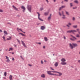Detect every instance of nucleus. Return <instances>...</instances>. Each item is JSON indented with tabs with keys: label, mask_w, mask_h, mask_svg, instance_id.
I'll use <instances>...</instances> for the list:
<instances>
[{
	"label": "nucleus",
	"mask_w": 80,
	"mask_h": 80,
	"mask_svg": "<svg viewBox=\"0 0 80 80\" xmlns=\"http://www.w3.org/2000/svg\"><path fill=\"white\" fill-rule=\"evenodd\" d=\"M3 11L2 9H0V12H3Z\"/></svg>",
	"instance_id": "obj_42"
},
{
	"label": "nucleus",
	"mask_w": 80,
	"mask_h": 80,
	"mask_svg": "<svg viewBox=\"0 0 80 80\" xmlns=\"http://www.w3.org/2000/svg\"><path fill=\"white\" fill-rule=\"evenodd\" d=\"M37 13L38 15V18L39 20H40V21H42V22H43V20L42 19L40 18V13L38 12H37Z\"/></svg>",
	"instance_id": "obj_8"
},
{
	"label": "nucleus",
	"mask_w": 80,
	"mask_h": 80,
	"mask_svg": "<svg viewBox=\"0 0 80 80\" xmlns=\"http://www.w3.org/2000/svg\"><path fill=\"white\" fill-rule=\"evenodd\" d=\"M62 8L61 7H60L59 8V10H62Z\"/></svg>",
	"instance_id": "obj_38"
},
{
	"label": "nucleus",
	"mask_w": 80,
	"mask_h": 80,
	"mask_svg": "<svg viewBox=\"0 0 80 80\" xmlns=\"http://www.w3.org/2000/svg\"><path fill=\"white\" fill-rule=\"evenodd\" d=\"M67 27H70V26H69V25H67Z\"/></svg>",
	"instance_id": "obj_57"
},
{
	"label": "nucleus",
	"mask_w": 80,
	"mask_h": 80,
	"mask_svg": "<svg viewBox=\"0 0 80 80\" xmlns=\"http://www.w3.org/2000/svg\"><path fill=\"white\" fill-rule=\"evenodd\" d=\"M44 38L45 41H48V39L47 38L45 37Z\"/></svg>",
	"instance_id": "obj_21"
},
{
	"label": "nucleus",
	"mask_w": 80,
	"mask_h": 80,
	"mask_svg": "<svg viewBox=\"0 0 80 80\" xmlns=\"http://www.w3.org/2000/svg\"><path fill=\"white\" fill-rule=\"evenodd\" d=\"M2 38L3 39L4 41H5V42L6 41V39H5V36H3Z\"/></svg>",
	"instance_id": "obj_18"
},
{
	"label": "nucleus",
	"mask_w": 80,
	"mask_h": 80,
	"mask_svg": "<svg viewBox=\"0 0 80 80\" xmlns=\"http://www.w3.org/2000/svg\"><path fill=\"white\" fill-rule=\"evenodd\" d=\"M55 73H59V75H58V74H56V76H62V73H61V72H57V71H55Z\"/></svg>",
	"instance_id": "obj_6"
},
{
	"label": "nucleus",
	"mask_w": 80,
	"mask_h": 80,
	"mask_svg": "<svg viewBox=\"0 0 80 80\" xmlns=\"http://www.w3.org/2000/svg\"><path fill=\"white\" fill-rule=\"evenodd\" d=\"M66 13V15H69L70 14H69V13L68 12H67V11H65Z\"/></svg>",
	"instance_id": "obj_24"
},
{
	"label": "nucleus",
	"mask_w": 80,
	"mask_h": 80,
	"mask_svg": "<svg viewBox=\"0 0 80 80\" xmlns=\"http://www.w3.org/2000/svg\"><path fill=\"white\" fill-rule=\"evenodd\" d=\"M4 75L5 77H6V76H7V72H4Z\"/></svg>",
	"instance_id": "obj_31"
},
{
	"label": "nucleus",
	"mask_w": 80,
	"mask_h": 80,
	"mask_svg": "<svg viewBox=\"0 0 80 80\" xmlns=\"http://www.w3.org/2000/svg\"><path fill=\"white\" fill-rule=\"evenodd\" d=\"M76 47H78V44L76 43H69V47L71 49H73V48H75Z\"/></svg>",
	"instance_id": "obj_1"
},
{
	"label": "nucleus",
	"mask_w": 80,
	"mask_h": 80,
	"mask_svg": "<svg viewBox=\"0 0 80 80\" xmlns=\"http://www.w3.org/2000/svg\"><path fill=\"white\" fill-rule=\"evenodd\" d=\"M63 17H62V18L63 19H65V18H66V17H65V15H64V16H63Z\"/></svg>",
	"instance_id": "obj_27"
},
{
	"label": "nucleus",
	"mask_w": 80,
	"mask_h": 80,
	"mask_svg": "<svg viewBox=\"0 0 80 80\" xmlns=\"http://www.w3.org/2000/svg\"><path fill=\"white\" fill-rule=\"evenodd\" d=\"M9 79L10 80H12V75H10L9 76Z\"/></svg>",
	"instance_id": "obj_19"
},
{
	"label": "nucleus",
	"mask_w": 80,
	"mask_h": 80,
	"mask_svg": "<svg viewBox=\"0 0 80 80\" xmlns=\"http://www.w3.org/2000/svg\"><path fill=\"white\" fill-rule=\"evenodd\" d=\"M58 65V62H55V64H54V66L57 67Z\"/></svg>",
	"instance_id": "obj_11"
},
{
	"label": "nucleus",
	"mask_w": 80,
	"mask_h": 80,
	"mask_svg": "<svg viewBox=\"0 0 80 80\" xmlns=\"http://www.w3.org/2000/svg\"><path fill=\"white\" fill-rule=\"evenodd\" d=\"M19 35H22V33H19Z\"/></svg>",
	"instance_id": "obj_54"
},
{
	"label": "nucleus",
	"mask_w": 80,
	"mask_h": 80,
	"mask_svg": "<svg viewBox=\"0 0 80 80\" xmlns=\"http://www.w3.org/2000/svg\"><path fill=\"white\" fill-rule=\"evenodd\" d=\"M6 59H7V60L9 59V58H8V57H7V56H6Z\"/></svg>",
	"instance_id": "obj_34"
},
{
	"label": "nucleus",
	"mask_w": 80,
	"mask_h": 80,
	"mask_svg": "<svg viewBox=\"0 0 80 80\" xmlns=\"http://www.w3.org/2000/svg\"><path fill=\"white\" fill-rule=\"evenodd\" d=\"M61 61L62 62L61 63V64L62 65H67V63L66 62H65L66 61V60L64 58H62L61 59Z\"/></svg>",
	"instance_id": "obj_2"
},
{
	"label": "nucleus",
	"mask_w": 80,
	"mask_h": 80,
	"mask_svg": "<svg viewBox=\"0 0 80 80\" xmlns=\"http://www.w3.org/2000/svg\"><path fill=\"white\" fill-rule=\"evenodd\" d=\"M3 78H4V79H5V80L6 79V78L5 77H3Z\"/></svg>",
	"instance_id": "obj_49"
},
{
	"label": "nucleus",
	"mask_w": 80,
	"mask_h": 80,
	"mask_svg": "<svg viewBox=\"0 0 80 80\" xmlns=\"http://www.w3.org/2000/svg\"><path fill=\"white\" fill-rule=\"evenodd\" d=\"M54 2H56V0H53Z\"/></svg>",
	"instance_id": "obj_61"
},
{
	"label": "nucleus",
	"mask_w": 80,
	"mask_h": 80,
	"mask_svg": "<svg viewBox=\"0 0 80 80\" xmlns=\"http://www.w3.org/2000/svg\"><path fill=\"white\" fill-rule=\"evenodd\" d=\"M76 37H77L78 38H80V35H78V34H77L76 35Z\"/></svg>",
	"instance_id": "obj_23"
},
{
	"label": "nucleus",
	"mask_w": 80,
	"mask_h": 80,
	"mask_svg": "<svg viewBox=\"0 0 80 80\" xmlns=\"http://www.w3.org/2000/svg\"><path fill=\"white\" fill-rule=\"evenodd\" d=\"M3 32H4V34H6V35H8V33L7 32V31H4Z\"/></svg>",
	"instance_id": "obj_15"
},
{
	"label": "nucleus",
	"mask_w": 80,
	"mask_h": 80,
	"mask_svg": "<svg viewBox=\"0 0 80 80\" xmlns=\"http://www.w3.org/2000/svg\"><path fill=\"white\" fill-rule=\"evenodd\" d=\"M14 46H15V47H16V48H17V45H16L15 44H14Z\"/></svg>",
	"instance_id": "obj_55"
},
{
	"label": "nucleus",
	"mask_w": 80,
	"mask_h": 80,
	"mask_svg": "<svg viewBox=\"0 0 80 80\" xmlns=\"http://www.w3.org/2000/svg\"><path fill=\"white\" fill-rule=\"evenodd\" d=\"M22 36H24V37H25V34H24L23 33L22 34Z\"/></svg>",
	"instance_id": "obj_43"
},
{
	"label": "nucleus",
	"mask_w": 80,
	"mask_h": 80,
	"mask_svg": "<svg viewBox=\"0 0 80 80\" xmlns=\"http://www.w3.org/2000/svg\"><path fill=\"white\" fill-rule=\"evenodd\" d=\"M48 20H50V19H51V17H49L48 18Z\"/></svg>",
	"instance_id": "obj_33"
},
{
	"label": "nucleus",
	"mask_w": 80,
	"mask_h": 80,
	"mask_svg": "<svg viewBox=\"0 0 80 80\" xmlns=\"http://www.w3.org/2000/svg\"><path fill=\"white\" fill-rule=\"evenodd\" d=\"M52 73H55V71H47V73L48 74V75H56V74H54L53 73H52Z\"/></svg>",
	"instance_id": "obj_3"
},
{
	"label": "nucleus",
	"mask_w": 80,
	"mask_h": 80,
	"mask_svg": "<svg viewBox=\"0 0 80 80\" xmlns=\"http://www.w3.org/2000/svg\"><path fill=\"white\" fill-rule=\"evenodd\" d=\"M71 37H73V39L70 38V39L71 40H72V41H75V40H77V38H76L75 37H74L73 36H72V35H71Z\"/></svg>",
	"instance_id": "obj_7"
},
{
	"label": "nucleus",
	"mask_w": 80,
	"mask_h": 80,
	"mask_svg": "<svg viewBox=\"0 0 80 80\" xmlns=\"http://www.w3.org/2000/svg\"><path fill=\"white\" fill-rule=\"evenodd\" d=\"M50 69L52 70H54V69H53V68H52V67H50Z\"/></svg>",
	"instance_id": "obj_40"
},
{
	"label": "nucleus",
	"mask_w": 80,
	"mask_h": 80,
	"mask_svg": "<svg viewBox=\"0 0 80 80\" xmlns=\"http://www.w3.org/2000/svg\"><path fill=\"white\" fill-rule=\"evenodd\" d=\"M27 8L29 12L31 13L32 12V6L28 5Z\"/></svg>",
	"instance_id": "obj_4"
},
{
	"label": "nucleus",
	"mask_w": 80,
	"mask_h": 80,
	"mask_svg": "<svg viewBox=\"0 0 80 80\" xmlns=\"http://www.w3.org/2000/svg\"><path fill=\"white\" fill-rule=\"evenodd\" d=\"M68 24L69 25H72V24H71V23H68Z\"/></svg>",
	"instance_id": "obj_51"
},
{
	"label": "nucleus",
	"mask_w": 80,
	"mask_h": 80,
	"mask_svg": "<svg viewBox=\"0 0 80 80\" xmlns=\"http://www.w3.org/2000/svg\"><path fill=\"white\" fill-rule=\"evenodd\" d=\"M41 64H43V61L42 60L41 61Z\"/></svg>",
	"instance_id": "obj_39"
},
{
	"label": "nucleus",
	"mask_w": 80,
	"mask_h": 80,
	"mask_svg": "<svg viewBox=\"0 0 80 80\" xmlns=\"http://www.w3.org/2000/svg\"><path fill=\"white\" fill-rule=\"evenodd\" d=\"M43 10V8H41L40 9V11H42V10Z\"/></svg>",
	"instance_id": "obj_30"
},
{
	"label": "nucleus",
	"mask_w": 80,
	"mask_h": 80,
	"mask_svg": "<svg viewBox=\"0 0 80 80\" xmlns=\"http://www.w3.org/2000/svg\"><path fill=\"white\" fill-rule=\"evenodd\" d=\"M38 44H39V45H41V42H39Z\"/></svg>",
	"instance_id": "obj_53"
},
{
	"label": "nucleus",
	"mask_w": 80,
	"mask_h": 80,
	"mask_svg": "<svg viewBox=\"0 0 80 80\" xmlns=\"http://www.w3.org/2000/svg\"><path fill=\"white\" fill-rule=\"evenodd\" d=\"M78 62H79V63H80V60H78Z\"/></svg>",
	"instance_id": "obj_64"
},
{
	"label": "nucleus",
	"mask_w": 80,
	"mask_h": 80,
	"mask_svg": "<svg viewBox=\"0 0 80 80\" xmlns=\"http://www.w3.org/2000/svg\"><path fill=\"white\" fill-rule=\"evenodd\" d=\"M62 16H64V12L63 11H62Z\"/></svg>",
	"instance_id": "obj_35"
},
{
	"label": "nucleus",
	"mask_w": 80,
	"mask_h": 80,
	"mask_svg": "<svg viewBox=\"0 0 80 80\" xmlns=\"http://www.w3.org/2000/svg\"><path fill=\"white\" fill-rule=\"evenodd\" d=\"M10 60L9 59H7V60L6 61V62H7L8 63H9V62H10Z\"/></svg>",
	"instance_id": "obj_29"
},
{
	"label": "nucleus",
	"mask_w": 80,
	"mask_h": 80,
	"mask_svg": "<svg viewBox=\"0 0 80 80\" xmlns=\"http://www.w3.org/2000/svg\"><path fill=\"white\" fill-rule=\"evenodd\" d=\"M0 32H2V30H0Z\"/></svg>",
	"instance_id": "obj_56"
},
{
	"label": "nucleus",
	"mask_w": 80,
	"mask_h": 80,
	"mask_svg": "<svg viewBox=\"0 0 80 80\" xmlns=\"http://www.w3.org/2000/svg\"><path fill=\"white\" fill-rule=\"evenodd\" d=\"M70 7H73V4L72 3H70Z\"/></svg>",
	"instance_id": "obj_36"
},
{
	"label": "nucleus",
	"mask_w": 80,
	"mask_h": 80,
	"mask_svg": "<svg viewBox=\"0 0 80 80\" xmlns=\"http://www.w3.org/2000/svg\"><path fill=\"white\" fill-rule=\"evenodd\" d=\"M9 38H7L6 40H12V37H9Z\"/></svg>",
	"instance_id": "obj_13"
},
{
	"label": "nucleus",
	"mask_w": 80,
	"mask_h": 80,
	"mask_svg": "<svg viewBox=\"0 0 80 80\" xmlns=\"http://www.w3.org/2000/svg\"><path fill=\"white\" fill-rule=\"evenodd\" d=\"M28 65H29V66L30 67H32V66L30 64H28Z\"/></svg>",
	"instance_id": "obj_47"
},
{
	"label": "nucleus",
	"mask_w": 80,
	"mask_h": 80,
	"mask_svg": "<svg viewBox=\"0 0 80 80\" xmlns=\"http://www.w3.org/2000/svg\"><path fill=\"white\" fill-rule=\"evenodd\" d=\"M20 57L21 58H22V60H23V57H22V56H21Z\"/></svg>",
	"instance_id": "obj_45"
},
{
	"label": "nucleus",
	"mask_w": 80,
	"mask_h": 80,
	"mask_svg": "<svg viewBox=\"0 0 80 80\" xmlns=\"http://www.w3.org/2000/svg\"><path fill=\"white\" fill-rule=\"evenodd\" d=\"M41 77H42V78H45V75L44 74H42L41 76Z\"/></svg>",
	"instance_id": "obj_14"
},
{
	"label": "nucleus",
	"mask_w": 80,
	"mask_h": 80,
	"mask_svg": "<svg viewBox=\"0 0 80 80\" xmlns=\"http://www.w3.org/2000/svg\"><path fill=\"white\" fill-rule=\"evenodd\" d=\"M12 60L13 61V60H14V58H13L12 59Z\"/></svg>",
	"instance_id": "obj_62"
},
{
	"label": "nucleus",
	"mask_w": 80,
	"mask_h": 80,
	"mask_svg": "<svg viewBox=\"0 0 80 80\" xmlns=\"http://www.w3.org/2000/svg\"><path fill=\"white\" fill-rule=\"evenodd\" d=\"M16 40H17V41H18V42L20 44V40H19L18 39H17Z\"/></svg>",
	"instance_id": "obj_26"
},
{
	"label": "nucleus",
	"mask_w": 80,
	"mask_h": 80,
	"mask_svg": "<svg viewBox=\"0 0 80 80\" xmlns=\"http://www.w3.org/2000/svg\"><path fill=\"white\" fill-rule=\"evenodd\" d=\"M77 31H79V29H77Z\"/></svg>",
	"instance_id": "obj_63"
},
{
	"label": "nucleus",
	"mask_w": 80,
	"mask_h": 80,
	"mask_svg": "<svg viewBox=\"0 0 80 80\" xmlns=\"http://www.w3.org/2000/svg\"><path fill=\"white\" fill-rule=\"evenodd\" d=\"M75 18L73 17V18H72V20H75Z\"/></svg>",
	"instance_id": "obj_44"
},
{
	"label": "nucleus",
	"mask_w": 80,
	"mask_h": 80,
	"mask_svg": "<svg viewBox=\"0 0 80 80\" xmlns=\"http://www.w3.org/2000/svg\"><path fill=\"white\" fill-rule=\"evenodd\" d=\"M49 17H52V14H51L50 15V16Z\"/></svg>",
	"instance_id": "obj_59"
},
{
	"label": "nucleus",
	"mask_w": 80,
	"mask_h": 80,
	"mask_svg": "<svg viewBox=\"0 0 80 80\" xmlns=\"http://www.w3.org/2000/svg\"><path fill=\"white\" fill-rule=\"evenodd\" d=\"M41 29L42 30H43L45 29V27L44 26H42L41 27Z\"/></svg>",
	"instance_id": "obj_10"
},
{
	"label": "nucleus",
	"mask_w": 80,
	"mask_h": 80,
	"mask_svg": "<svg viewBox=\"0 0 80 80\" xmlns=\"http://www.w3.org/2000/svg\"><path fill=\"white\" fill-rule=\"evenodd\" d=\"M17 30L18 31V30H20V31H21V32H22V29H19L18 28H17Z\"/></svg>",
	"instance_id": "obj_25"
},
{
	"label": "nucleus",
	"mask_w": 80,
	"mask_h": 80,
	"mask_svg": "<svg viewBox=\"0 0 80 80\" xmlns=\"http://www.w3.org/2000/svg\"><path fill=\"white\" fill-rule=\"evenodd\" d=\"M74 32H77V31L75 30H71L67 31V33H74Z\"/></svg>",
	"instance_id": "obj_5"
},
{
	"label": "nucleus",
	"mask_w": 80,
	"mask_h": 80,
	"mask_svg": "<svg viewBox=\"0 0 80 80\" xmlns=\"http://www.w3.org/2000/svg\"><path fill=\"white\" fill-rule=\"evenodd\" d=\"M77 43H80V40L77 41Z\"/></svg>",
	"instance_id": "obj_48"
},
{
	"label": "nucleus",
	"mask_w": 80,
	"mask_h": 80,
	"mask_svg": "<svg viewBox=\"0 0 80 80\" xmlns=\"http://www.w3.org/2000/svg\"><path fill=\"white\" fill-rule=\"evenodd\" d=\"M59 15H60V16H62V14H61V13H60V12H59Z\"/></svg>",
	"instance_id": "obj_41"
},
{
	"label": "nucleus",
	"mask_w": 80,
	"mask_h": 80,
	"mask_svg": "<svg viewBox=\"0 0 80 80\" xmlns=\"http://www.w3.org/2000/svg\"><path fill=\"white\" fill-rule=\"evenodd\" d=\"M12 7L14 8V10H18V9L16 7H15L14 5L12 6Z\"/></svg>",
	"instance_id": "obj_12"
},
{
	"label": "nucleus",
	"mask_w": 80,
	"mask_h": 80,
	"mask_svg": "<svg viewBox=\"0 0 80 80\" xmlns=\"http://www.w3.org/2000/svg\"><path fill=\"white\" fill-rule=\"evenodd\" d=\"M43 48H45V46H43Z\"/></svg>",
	"instance_id": "obj_52"
},
{
	"label": "nucleus",
	"mask_w": 80,
	"mask_h": 80,
	"mask_svg": "<svg viewBox=\"0 0 80 80\" xmlns=\"http://www.w3.org/2000/svg\"><path fill=\"white\" fill-rule=\"evenodd\" d=\"M22 44V45L24 47H25V48H27V46H26V45H25V43L23 41H21Z\"/></svg>",
	"instance_id": "obj_9"
},
{
	"label": "nucleus",
	"mask_w": 80,
	"mask_h": 80,
	"mask_svg": "<svg viewBox=\"0 0 80 80\" xmlns=\"http://www.w3.org/2000/svg\"><path fill=\"white\" fill-rule=\"evenodd\" d=\"M21 8H22V9H23V10H25V8L23 6H22L21 7Z\"/></svg>",
	"instance_id": "obj_16"
},
{
	"label": "nucleus",
	"mask_w": 80,
	"mask_h": 80,
	"mask_svg": "<svg viewBox=\"0 0 80 80\" xmlns=\"http://www.w3.org/2000/svg\"><path fill=\"white\" fill-rule=\"evenodd\" d=\"M46 2H48V0H46Z\"/></svg>",
	"instance_id": "obj_58"
},
{
	"label": "nucleus",
	"mask_w": 80,
	"mask_h": 80,
	"mask_svg": "<svg viewBox=\"0 0 80 80\" xmlns=\"http://www.w3.org/2000/svg\"><path fill=\"white\" fill-rule=\"evenodd\" d=\"M48 15V12H46L44 13V15L47 16Z\"/></svg>",
	"instance_id": "obj_17"
},
{
	"label": "nucleus",
	"mask_w": 80,
	"mask_h": 80,
	"mask_svg": "<svg viewBox=\"0 0 80 80\" xmlns=\"http://www.w3.org/2000/svg\"><path fill=\"white\" fill-rule=\"evenodd\" d=\"M73 9H76L77 8V7H73Z\"/></svg>",
	"instance_id": "obj_37"
},
{
	"label": "nucleus",
	"mask_w": 80,
	"mask_h": 80,
	"mask_svg": "<svg viewBox=\"0 0 80 80\" xmlns=\"http://www.w3.org/2000/svg\"><path fill=\"white\" fill-rule=\"evenodd\" d=\"M73 27L74 28H77V25L73 26Z\"/></svg>",
	"instance_id": "obj_28"
},
{
	"label": "nucleus",
	"mask_w": 80,
	"mask_h": 80,
	"mask_svg": "<svg viewBox=\"0 0 80 80\" xmlns=\"http://www.w3.org/2000/svg\"><path fill=\"white\" fill-rule=\"evenodd\" d=\"M61 7L62 8H65V6H62Z\"/></svg>",
	"instance_id": "obj_32"
},
{
	"label": "nucleus",
	"mask_w": 80,
	"mask_h": 80,
	"mask_svg": "<svg viewBox=\"0 0 80 80\" xmlns=\"http://www.w3.org/2000/svg\"><path fill=\"white\" fill-rule=\"evenodd\" d=\"M11 50L12 51L13 50V48H9V52Z\"/></svg>",
	"instance_id": "obj_20"
},
{
	"label": "nucleus",
	"mask_w": 80,
	"mask_h": 80,
	"mask_svg": "<svg viewBox=\"0 0 80 80\" xmlns=\"http://www.w3.org/2000/svg\"><path fill=\"white\" fill-rule=\"evenodd\" d=\"M74 3H78V1L77 0H76L74 1Z\"/></svg>",
	"instance_id": "obj_22"
},
{
	"label": "nucleus",
	"mask_w": 80,
	"mask_h": 80,
	"mask_svg": "<svg viewBox=\"0 0 80 80\" xmlns=\"http://www.w3.org/2000/svg\"><path fill=\"white\" fill-rule=\"evenodd\" d=\"M63 37H64V40H65V39H66V38L65 37V36H64Z\"/></svg>",
	"instance_id": "obj_46"
},
{
	"label": "nucleus",
	"mask_w": 80,
	"mask_h": 80,
	"mask_svg": "<svg viewBox=\"0 0 80 80\" xmlns=\"http://www.w3.org/2000/svg\"><path fill=\"white\" fill-rule=\"evenodd\" d=\"M64 1H65V2H68V0H64Z\"/></svg>",
	"instance_id": "obj_50"
},
{
	"label": "nucleus",
	"mask_w": 80,
	"mask_h": 80,
	"mask_svg": "<svg viewBox=\"0 0 80 80\" xmlns=\"http://www.w3.org/2000/svg\"><path fill=\"white\" fill-rule=\"evenodd\" d=\"M22 32H23V33H25V32H24L23 31H22Z\"/></svg>",
	"instance_id": "obj_60"
}]
</instances>
